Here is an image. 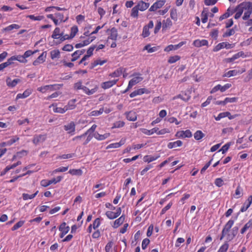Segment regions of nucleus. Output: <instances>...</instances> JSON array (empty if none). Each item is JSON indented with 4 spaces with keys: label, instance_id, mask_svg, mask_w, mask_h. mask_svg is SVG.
I'll return each instance as SVG.
<instances>
[{
    "label": "nucleus",
    "instance_id": "obj_6",
    "mask_svg": "<svg viewBox=\"0 0 252 252\" xmlns=\"http://www.w3.org/2000/svg\"><path fill=\"white\" fill-rule=\"evenodd\" d=\"M234 221L232 220H230L224 225L222 230L221 234L220 237V240L223 239L224 237H226L227 232L230 231V229L234 224Z\"/></svg>",
    "mask_w": 252,
    "mask_h": 252
},
{
    "label": "nucleus",
    "instance_id": "obj_45",
    "mask_svg": "<svg viewBox=\"0 0 252 252\" xmlns=\"http://www.w3.org/2000/svg\"><path fill=\"white\" fill-rule=\"evenodd\" d=\"M180 57L178 55L171 56L168 60V63H173L180 60Z\"/></svg>",
    "mask_w": 252,
    "mask_h": 252
},
{
    "label": "nucleus",
    "instance_id": "obj_63",
    "mask_svg": "<svg viewBox=\"0 0 252 252\" xmlns=\"http://www.w3.org/2000/svg\"><path fill=\"white\" fill-rule=\"evenodd\" d=\"M72 58L71 60V62H75L81 56L80 54H79L78 51H76L71 55Z\"/></svg>",
    "mask_w": 252,
    "mask_h": 252
},
{
    "label": "nucleus",
    "instance_id": "obj_38",
    "mask_svg": "<svg viewBox=\"0 0 252 252\" xmlns=\"http://www.w3.org/2000/svg\"><path fill=\"white\" fill-rule=\"evenodd\" d=\"M159 49V46H154L153 47H151L150 45H146L144 50H146L148 51V53H153L157 51Z\"/></svg>",
    "mask_w": 252,
    "mask_h": 252
},
{
    "label": "nucleus",
    "instance_id": "obj_17",
    "mask_svg": "<svg viewBox=\"0 0 252 252\" xmlns=\"http://www.w3.org/2000/svg\"><path fill=\"white\" fill-rule=\"evenodd\" d=\"M46 138V135H35L33 137L32 142L37 145L39 143L43 142Z\"/></svg>",
    "mask_w": 252,
    "mask_h": 252
},
{
    "label": "nucleus",
    "instance_id": "obj_23",
    "mask_svg": "<svg viewBox=\"0 0 252 252\" xmlns=\"http://www.w3.org/2000/svg\"><path fill=\"white\" fill-rule=\"evenodd\" d=\"M32 93V90L31 89L26 90L22 94H18L16 96V99L25 98L28 97Z\"/></svg>",
    "mask_w": 252,
    "mask_h": 252
},
{
    "label": "nucleus",
    "instance_id": "obj_51",
    "mask_svg": "<svg viewBox=\"0 0 252 252\" xmlns=\"http://www.w3.org/2000/svg\"><path fill=\"white\" fill-rule=\"evenodd\" d=\"M229 247L227 241H226L220 248L218 252H226Z\"/></svg>",
    "mask_w": 252,
    "mask_h": 252
},
{
    "label": "nucleus",
    "instance_id": "obj_37",
    "mask_svg": "<svg viewBox=\"0 0 252 252\" xmlns=\"http://www.w3.org/2000/svg\"><path fill=\"white\" fill-rule=\"evenodd\" d=\"M20 26L19 25L16 24H11L3 29V31H10L13 29H20Z\"/></svg>",
    "mask_w": 252,
    "mask_h": 252
},
{
    "label": "nucleus",
    "instance_id": "obj_13",
    "mask_svg": "<svg viewBox=\"0 0 252 252\" xmlns=\"http://www.w3.org/2000/svg\"><path fill=\"white\" fill-rule=\"evenodd\" d=\"M252 203V195H250L248 197V199L244 203L243 206L240 209V212L238 213L237 216L239 215L240 212H244L246 211L250 207L251 204Z\"/></svg>",
    "mask_w": 252,
    "mask_h": 252
},
{
    "label": "nucleus",
    "instance_id": "obj_58",
    "mask_svg": "<svg viewBox=\"0 0 252 252\" xmlns=\"http://www.w3.org/2000/svg\"><path fill=\"white\" fill-rule=\"evenodd\" d=\"M96 48L95 45H93L90 46L87 51V54L85 55L86 56H88V57H90L93 54V51L94 50V49Z\"/></svg>",
    "mask_w": 252,
    "mask_h": 252
},
{
    "label": "nucleus",
    "instance_id": "obj_20",
    "mask_svg": "<svg viewBox=\"0 0 252 252\" xmlns=\"http://www.w3.org/2000/svg\"><path fill=\"white\" fill-rule=\"evenodd\" d=\"M236 116H237L236 115H231L230 113L229 112L226 111L225 112H223V113H220L218 116V117H215V119L217 121H219V120H220L222 118H224L225 117H228V118L230 120H231V119H234V118H235Z\"/></svg>",
    "mask_w": 252,
    "mask_h": 252
},
{
    "label": "nucleus",
    "instance_id": "obj_5",
    "mask_svg": "<svg viewBox=\"0 0 252 252\" xmlns=\"http://www.w3.org/2000/svg\"><path fill=\"white\" fill-rule=\"evenodd\" d=\"M234 221L232 220H230L224 225L222 230L221 234L220 237V240L223 239L224 237H226L227 232L230 231V229L234 224Z\"/></svg>",
    "mask_w": 252,
    "mask_h": 252
},
{
    "label": "nucleus",
    "instance_id": "obj_48",
    "mask_svg": "<svg viewBox=\"0 0 252 252\" xmlns=\"http://www.w3.org/2000/svg\"><path fill=\"white\" fill-rule=\"evenodd\" d=\"M95 39V36H91L88 37L85 40L82 41V43L83 44L84 46H87L90 44L92 42H93L94 39Z\"/></svg>",
    "mask_w": 252,
    "mask_h": 252
},
{
    "label": "nucleus",
    "instance_id": "obj_19",
    "mask_svg": "<svg viewBox=\"0 0 252 252\" xmlns=\"http://www.w3.org/2000/svg\"><path fill=\"white\" fill-rule=\"evenodd\" d=\"M56 20H57L58 25L62 23H64L68 20V17L64 19V15L61 12H57L55 13Z\"/></svg>",
    "mask_w": 252,
    "mask_h": 252
},
{
    "label": "nucleus",
    "instance_id": "obj_18",
    "mask_svg": "<svg viewBox=\"0 0 252 252\" xmlns=\"http://www.w3.org/2000/svg\"><path fill=\"white\" fill-rule=\"evenodd\" d=\"M20 82H21V80L19 79H15L12 80L11 79L8 77L6 79L7 86L10 88L15 87Z\"/></svg>",
    "mask_w": 252,
    "mask_h": 252
},
{
    "label": "nucleus",
    "instance_id": "obj_21",
    "mask_svg": "<svg viewBox=\"0 0 252 252\" xmlns=\"http://www.w3.org/2000/svg\"><path fill=\"white\" fill-rule=\"evenodd\" d=\"M150 4L148 2H145L143 0L139 1L137 5L135 6L137 7V8L141 11H145L146 10L149 6Z\"/></svg>",
    "mask_w": 252,
    "mask_h": 252
},
{
    "label": "nucleus",
    "instance_id": "obj_64",
    "mask_svg": "<svg viewBox=\"0 0 252 252\" xmlns=\"http://www.w3.org/2000/svg\"><path fill=\"white\" fill-rule=\"evenodd\" d=\"M73 49V46L72 45L69 44L65 45L62 48V50L63 51H68V52H70V51H72Z\"/></svg>",
    "mask_w": 252,
    "mask_h": 252
},
{
    "label": "nucleus",
    "instance_id": "obj_46",
    "mask_svg": "<svg viewBox=\"0 0 252 252\" xmlns=\"http://www.w3.org/2000/svg\"><path fill=\"white\" fill-rule=\"evenodd\" d=\"M27 18H29L31 20L33 21H41L44 19L43 16H35L34 15H29L27 16Z\"/></svg>",
    "mask_w": 252,
    "mask_h": 252
},
{
    "label": "nucleus",
    "instance_id": "obj_60",
    "mask_svg": "<svg viewBox=\"0 0 252 252\" xmlns=\"http://www.w3.org/2000/svg\"><path fill=\"white\" fill-rule=\"evenodd\" d=\"M149 29L144 26L143 29L142 35L143 37H147L150 35Z\"/></svg>",
    "mask_w": 252,
    "mask_h": 252
},
{
    "label": "nucleus",
    "instance_id": "obj_4",
    "mask_svg": "<svg viewBox=\"0 0 252 252\" xmlns=\"http://www.w3.org/2000/svg\"><path fill=\"white\" fill-rule=\"evenodd\" d=\"M106 32L108 34L107 40L106 41V44L108 45L109 43V40L111 39L113 41H116L118 36L117 29L113 27L111 29H108L106 31Z\"/></svg>",
    "mask_w": 252,
    "mask_h": 252
},
{
    "label": "nucleus",
    "instance_id": "obj_43",
    "mask_svg": "<svg viewBox=\"0 0 252 252\" xmlns=\"http://www.w3.org/2000/svg\"><path fill=\"white\" fill-rule=\"evenodd\" d=\"M76 99H72L69 101L66 110H72L75 108Z\"/></svg>",
    "mask_w": 252,
    "mask_h": 252
},
{
    "label": "nucleus",
    "instance_id": "obj_14",
    "mask_svg": "<svg viewBox=\"0 0 252 252\" xmlns=\"http://www.w3.org/2000/svg\"><path fill=\"white\" fill-rule=\"evenodd\" d=\"M51 37L52 38L55 39H60V40L61 41L62 37H65V36H63V32H61L60 29L59 27H57L53 31Z\"/></svg>",
    "mask_w": 252,
    "mask_h": 252
},
{
    "label": "nucleus",
    "instance_id": "obj_32",
    "mask_svg": "<svg viewBox=\"0 0 252 252\" xmlns=\"http://www.w3.org/2000/svg\"><path fill=\"white\" fill-rule=\"evenodd\" d=\"M183 145V142L181 140H177L174 142H170L167 145L169 149H172L177 147H180Z\"/></svg>",
    "mask_w": 252,
    "mask_h": 252
},
{
    "label": "nucleus",
    "instance_id": "obj_57",
    "mask_svg": "<svg viewBox=\"0 0 252 252\" xmlns=\"http://www.w3.org/2000/svg\"><path fill=\"white\" fill-rule=\"evenodd\" d=\"M69 173L73 175H81L82 171L81 169H70Z\"/></svg>",
    "mask_w": 252,
    "mask_h": 252
},
{
    "label": "nucleus",
    "instance_id": "obj_24",
    "mask_svg": "<svg viewBox=\"0 0 252 252\" xmlns=\"http://www.w3.org/2000/svg\"><path fill=\"white\" fill-rule=\"evenodd\" d=\"M127 120L130 121H135L137 119V115L134 111H127L125 113Z\"/></svg>",
    "mask_w": 252,
    "mask_h": 252
},
{
    "label": "nucleus",
    "instance_id": "obj_53",
    "mask_svg": "<svg viewBox=\"0 0 252 252\" xmlns=\"http://www.w3.org/2000/svg\"><path fill=\"white\" fill-rule=\"evenodd\" d=\"M231 145V142H228L223 145L219 151V152L221 151L222 154H225Z\"/></svg>",
    "mask_w": 252,
    "mask_h": 252
},
{
    "label": "nucleus",
    "instance_id": "obj_22",
    "mask_svg": "<svg viewBox=\"0 0 252 252\" xmlns=\"http://www.w3.org/2000/svg\"><path fill=\"white\" fill-rule=\"evenodd\" d=\"M98 89V86L97 85H95L94 88L90 90L86 86H83L82 90L83 91L88 95H92L95 93Z\"/></svg>",
    "mask_w": 252,
    "mask_h": 252
},
{
    "label": "nucleus",
    "instance_id": "obj_62",
    "mask_svg": "<svg viewBox=\"0 0 252 252\" xmlns=\"http://www.w3.org/2000/svg\"><path fill=\"white\" fill-rule=\"evenodd\" d=\"M100 224V219L98 218L94 221L92 226L94 229H96Z\"/></svg>",
    "mask_w": 252,
    "mask_h": 252
},
{
    "label": "nucleus",
    "instance_id": "obj_52",
    "mask_svg": "<svg viewBox=\"0 0 252 252\" xmlns=\"http://www.w3.org/2000/svg\"><path fill=\"white\" fill-rule=\"evenodd\" d=\"M106 216L110 220H113L117 218L118 217L115 214V213L112 211H108L105 213Z\"/></svg>",
    "mask_w": 252,
    "mask_h": 252
},
{
    "label": "nucleus",
    "instance_id": "obj_55",
    "mask_svg": "<svg viewBox=\"0 0 252 252\" xmlns=\"http://www.w3.org/2000/svg\"><path fill=\"white\" fill-rule=\"evenodd\" d=\"M25 221L24 220H20L17 222L11 228L12 231H14L22 226L24 224Z\"/></svg>",
    "mask_w": 252,
    "mask_h": 252
},
{
    "label": "nucleus",
    "instance_id": "obj_61",
    "mask_svg": "<svg viewBox=\"0 0 252 252\" xmlns=\"http://www.w3.org/2000/svg\"><path fill=\"white\" fill-rule=\"evenodd\" d=\"M170 17L171 19L176 20L177 19V13L176 9H172L170 10Z\"/></svg>",
    "mask_w": 252,
    "mask_h": 252
},
{
    "label": "nucleus",
    "instance_id": "obj_1",
    "mask_svg": "<svg viewBox=\"0 0 252 252\" xmlns=\"http://www.w3.org/2000/svg\"><path fill=\"white\" fill-rule=\"evenodd\" d=\"M236 10H237L234 15V18L236 20L239 19L242 16L244 11V15L242 16V19L246 21L252 14V2L244 1L236 6Z\"/></svg>",
    "mask_w": 252,
    "mask_h": 252
},
{
    "label": "nucleus",
    "instance_id": "obj_29",
    "mask_svg": "<svg viewBox=\"0 0 252 252\" xmlns=\"http://www.w3.org/2000/svg\"><path fill=\"white\" fill-rule=\"evenodd\" d=\"M107 60H101V59H97V60L94 61L91 63V68H93L98 65H102L103 64L107 63Z\"/></svg>",
    "mask_w": 252,
    "mask_h": 252
},
{
    "label": "nucleus",
    "instance_id": "obj_12",
    "mask_svg": "<svg viewBox=\"0 0 252 252\" xmlns=\"http://www.w3.org/2000/svg\"><path fill=\"white\" fill-rule=\"evenodd\" d=\"M118 79H115L113 80H110L106 82H104L101 83V87L102 89L106 90L110 88L114 85H116L118 81Z\"/></svg>",
    "mask_w": 252,
    "mask_h": 252
},
{
    "label": "nucleus",
    "instance_id": "obj_49",
    "mask_svg": "<svg viewBox=\"0 0 252 252\" xmlns=\"http://www.w3.org/2000/svg\"><path fill=\"white\" fill-rule=\"evenodd\" d=\"M218 34L219 30L218 29H213L210 32V36L215 40H216L218 38Z\"/></svg>",
    "mask_w": 252,
    "mask_h": 252
},
{
    "label": "nucleus",
    "instance_id": "obj_35",
    "mask_svg": "<svg viewBox=\"0 0 252 252\" xmlns=\"http://www.w3.org/2000/svg\"><path fill=\"white\" fill-rule=\"evenodd\" d=\"M158 130V127H154L153 129L151 130H148L145 128H142L141 129V131L147 135H151L153 134L154 133L157 132V131Z\"/></svg>",
    "mask_w": 252,
    "mask_h": 252
},
{
    "label": "nucleus",
    "instance_id": "obj_25",
    "mask_svg": "<svg viewBox=\"0 0 252 252\" xmlns=\"http://www.w3.org/2000/svg\"><path fill=\"white\" fill-rule=\"evenodd\" d=\"M245 71V70H243L241 72L239 71H238L236 70H229L226 72H225L223 75V77H230L231 76H234L237 75L239 73H242Z\"/></svg>",
    "mask_w": 252,
    "mask_h": 252
},
{
    "label": "nucleus",
    "instance_id": "obj_11",
    "mask_svg": "<svg viewBox=\"0 0 252 252\" xmlns=\"http://www.w3.org/2000/svg\"><path fill=\"white\" fill-rule=\"evenodd\" d=\"M47 53L46 51L43 52L42 54L32 63L34 66H37L41 63H43L46 58Z\"/></svg>",
    "mask_w": 252,
    "mask_h": 252
},
{
    "label": "nucleus",
    "instance_id": "obj_54",
    "mask_svg": "<svg viewBox=\"0 0 252 252\" xmlns=\"http://www.w3.org/2000/svg\"><path fill=\"white\" fill-rule=\"evenodd\" d=\"M37 51H38V50H37L33 51H32V50H28V51H26L24 53V55H23V56H24V58H25V59H26V58H28V57H30L31 56H32V55L34 54H35V53H36Z\"/></svg>",
    "mask_w": 252,
    "mask_h": 252
},
{
    "label": "nucleus",
    "instance_id": "obj_34",
    "mask_svg": "<svg viewBox=\"0 0 252 252\" xmlns=\"http://www.w3.org/2000/svg\"><path fill=\"white\" fill-rule=\"evenodd\" d=\"M159 157V156H145L143 158V160L144 162L150 163L154 160H156Z\"/></svg>",
    "mask_w": 252,
    "mask_h": 252
},
{
    "label": "nucleus",
    "instance_id": "obj_8",
    "mask_svg": "<svg viewBox=\"0 0 252 252\" xmlns=\"http://www.w3.org/2000/svg\"><path fill=\"white\" fill-rule=\"evenodd\" d=\"M165 0H157L150 7L149 10L150 11H155L157 9L161 8L165 3Z\"/></svg>",
    "mask_w": 252,
    "mask_h": 252
},
{
    "label": "nucleus",
    "instance_id": "obj_39",
    "mask_svg": "<svg viewBox=\"0 0 252 252\" xmlns=\"http://www.w3.org/2000/svg\"><path fill=\"white\" fill-rule=\"evenodd\" d=\"M235 31L233 28L227 30L225 32L223 33L222 36L223 37H229L235 34Z\"/></svg>",
    "mask_w": 252,
    "mask_h": 252
},
{
    "label": "nucleus",
    "instance_id": "obj_15",
    "mask_svg": "<svg viewBox=\"0 0 252 252\" xmlns=\"http://www.w3.org/2000/svg\"><path fill=\"white\" fill-rule=\"evenodd\" d=\"M78 32V27L76 26H74L71 28L70 33L67 37H62L61 41H63L65 39H72L77 34Z\"/></svg>",
    "mask_w": 252,
    "mask_h": 252
},
{
    "label": "nucleus",
    "instance_id": "obj_28",
    "mask_svg": "<svg viewBox=\"0 0 252 252\" xmlns=\"http://www.w3.org/2000/svg\"><path fill=\"white\" fill-rule=\"evenodd\" d=\"M50 53L51 58L53 60L56 59H59L61 57V53L58 49L52 50Z\"/></svg>",
    "mask_w": 252,
    "mask_h": 252
},
{
    "label": "nucleus",
    "instance_id": "obj_3",
    "mask_svg": "<svg viewBox=\"0 0 252 252\" xmlns=\"http://www.w3.org/2000/svg\"><path fill=\"white\" fill-rule=\"evenodd\" d=\"M132 76L133 78L128 82V89H131L133 86L140 82L143 79L141 74L139 73H134Z\"/></svg>",
    "mask_w": 252,
    "mask_h": 252
},
{
    "label": "nucleus",
    "instance_id": "obj_47",
    "mask_svg": "<svg viewBox=\"0 0 252 252\" xmlns=\"http://www.w3.org/2000/svg\"><path fill=\"white\" fill-rule=\"evenodd\" d=\"M201 16L202 22L203 23H206L207 22L208 17L207 11H206L204 10H203L201 13Z\"/></svg>",
    "mask_w": 252,
    "mask_h": 252
},
{
    "label": "nucleus",
    "instance_id": "obj_50",
    "mask_svg": "<svg viewBox=\"0 0 252 252\" xmlns=\"http://www.w3.org/2000/svg\"><path fill=\"white\" fill-rule=\"evenodd\" d=\"M139 10L135 6L131 9L130 16L133 18H137L138 16V11Z\"/></svg>",
    "mask_w": 252,
    "mask_h": 252
},
{
    "label": "nucleus",
    "instance_id": "obj_26",
    "mask_svg": "<svg viewBox=\"0 0 252 252\" xmlns=\"http://www.w3.org/2000/svg\"><path fill=\"white\" fill-rule=\"evenodd\" d=\"M126 142V139L122 138L119 142L112 143L109 145L107 147V149L109 148H117L123 145Z\"/></svg>",
    "mask_w": 252,
    "mask_h": 252
},
{
    "label": "nucleus",
    "instance_id": "obj_44",
    "mask_svg": "<svg viewBox=\"0 0 252 252\" xmlns=\"http://www.w3.org/2000/svg\"><path fill=\"white\" fill-rule=\"evenodd\" d=\"M122 73V69H117L112 73H111L109 74V76L111 77H118Z\"/></svg>",
    "mask_w": 252,
    "mask_h": 252
},
{
    "label": "nucleus",
    "instance_id": "obj_33",
    "mask_svg": "<svg viewBox=\"0 0 252 252\" xmlns=\"http://www.w3.org/2000/svg\"><path fill=\"white\" fill-rule=\"evenodd\" d=\"M252 227V219H250L247 223H246L244 227L241 229V234H244L249 228Z\"/></svg>",
    "mask_w": 252,
    "mask_h": 252
},
{
    "label": "nucleus",
    "instance_id": "obj_41",
    "mask_svg": "<svg viewBox=\"0 0 252 252\" xmlns=\"http://www.w3.org/2000/svg\"><path fill=\"white\" fill-rule=\"evenodd\" d=\"M59 229L60 231L65 232V233H67L69 230V227L68 226H66V223L63 222L59 226Z\"/></svg>",
    "mask_w": 252,
    "mask_h": 252
},
{
    "label": "nucleus",
    "instance_id": "obj_10",
    "mask_svg": "<svg viewBox=\"0 0 252 252\" xmlns=\"http://www.w3.org/2000/svg\"><path fill=\"white\" fill-rule=\"evenodd\" d=\"M190 93L191 92L189 90H186L184 92H182L181 94L175 96L174 97V99L180 98L184 101H187L189 100L191 97Z\"/></svg>",
    "mask_w": 252,
    "mask_h": 252
},
{
    "label": "nucleus",
    "instance_id": "obj_59",
    "mask_svg": "<svg viewBox=\"0 0 252 252\" xmlns=\"http://www.w3.org/2000/svg\"><path fill=\"white\" fill-rule=\"evenodd\" d=\"M28 152L26 150H23L21 151L18 152L16 153V156L19 158H21L22 157L27 156Z\"/></svg>",
    "mask_w": 252,
    "mask_h": 252
},
{
    "label": "nucleus",
    "instance_id": "obj_9",
    "mask_svg": "<svg viewBox=\"0 0 252 252\" xmlns=\"http://www.w3.org/2000/svg\"><path fill=\"white\" fill-rule=\"evenodd\" d=\"M235 12H237V10H236V7L234 8L230 7H228L226 11L219 18L220 21H222L223 19H226L232 15Z\"/></svg>",
    "mask_w": 252,
    "mask_h": 252
},
{
    "label": "nucleus",
    "instance_id": "obj_30",
    "mask_svg": "<svg viewBox=\"0 0 252 252\" xmlns=\"http://www.w3.org/2000/svg\"><path fill=\"white\" fill-rule=\"evenodd\" d=\"M75 124L74 122H71L67 125L64 126V129L66 131H68L69 133H71L75 131Z\"/></svg>",
    "mask_w": 252,
    "mask_h": 252
},
{
    "label": "nucleus",
    "instance_id": "obj_2",
    "mask_svg": "<svg viewBox=\"0 0 252 252\" xmlns=\"http://www.w3.org/2000/svg\"><path fill=\"white\" fill-rule=\"evenodd\" d=\"M63 86V84H55L47 85L38 87L37 90L42 93H46L48 92H52L60 90Z\"/></svg>",
    "mask_w": 252,
    "mask_h": 252
},
{
    "label": "nucleus",
    "instance_id": "obj_42",
    "mask_svg": "<svg viewBox=\"0 0 252 252\" xmlns=\"http://www.w3.org/2000/svg\"><path fill=\"white\" fill-rule=\"evenodd\" d=\"M13 56L14 61H18V62L21 63H27V60L24 58L23 55H17Z\"/></svg>",
    "mask_w": 252,
    "mask_h": 252
},
{
    "label": "nucleus",
    "instance_id": "obj_40",
    "mask_svg": "<svg viewBox=\"0 0 252 252\" xmlns=\"http://www.w3.org/2000/svg\"><path fill=\"white\" fill-rule=\"evenodd\" d=\"M205 136L201 130H197L194 134V137L196 140H199Z\"/></svg>",
    "mask_w": 252,
    "mask_h": 252
},
{
    "label": "nucleus",
    "instance_id": "obj_31",
    "mask_svg": "<svg viewBox=\"0 0 252 252\" xmlns=\"http://www.w3.org/2000/svg\"><path fill=\"white\" fill-rule=\"evenodd\" d=\"M110 135L109 133H106L103 135L99 134L97 132H95L94 133V137L96 138L98 140H104L107 137H108Z\"/></svg>",
    "mask_w": 252,
    "mask_h": 252
},
{
    "label": "nucleus",
    "instance_id": "obj_36",
    "mask_svg": "<svg viewBox=\"0 0 252 252\" xmlns=\"http://www.w3.org/2000/svg\"><path fill=\"white\" fill-rule=\"evenodd\" d=\"M247 57V56L245 54L244 52L240 51V52H239L237 53L234 54L232 57V58H231L230 59V60L231 61H233L237 59H238L240 57L246 58Z\"/></svg>",
    "mask_w": 252,
    "mask_h": 252
},
{
    "label": "nucleus",
    "instance_id": "obj_7",
    "mask_svg": "<svg viewBox=\"0 0 252 252\" xmlns=\"http://www.w3.org/2000/svg\"><path fill=\"white\" fill-rule=\"evenodd\" d=\"M232 44H230L227 42H223L219 43L213 49V51L215 52H218L223 48H226L227 49H231L233 48Z\"/></svg>",
    "mask_w": 252,
    "mask_h": 252
},
{
    "label": "nucleus",
    "instance_id": "obj_16",
    "mask_svg": "<svg viewBox=\"0 0 252 252\" xmlns=\"http://www.w3.org/2000/svg\"><path fill=\"white\" fill-rule=\"evenodd\" d=\"M193 45L196 47H201L204 46H208V41L206 39H196L193 41Z\"/></svg>",
    "mask_w": 252,
    "mask_h": 252
},
{
    "label": "nucleus",
    "instance_id": "obj_56",
    "mask_svg": "<svg viewBox=\"0 0 252 252\" xmlns=\"http://www.w3.org/2000/svg\"><path fill=\"white\" fill-rule=\"evenodd\" d=\"M124 125L125 123L123 121H119L114 123L112 128L122 127L124 126Z\"/></svg>",
    "mask_w": 252,
    "mask_h": 252
},
{
    "label": "nucleus",
    "instance_id": "obj_27",
    "mask_svg": "<svg viewBox=\"0 0 252 252\" xmlns=\"http://www.w3.org/2000/svg\"><path fill=\"white\" fill-rule=\"evenodd\" d=\"M126 217L123 215L119 219L116 220L114 222L113 227L114 228H117L118 226L121 225L125 221Z\"/></svg>",
    "mask_w": 252,
    "mask_h": 252
}]
</instances>
